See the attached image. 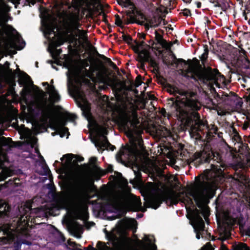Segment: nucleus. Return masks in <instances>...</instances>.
Segmentation results:
<instances>
[{
  "mask_svg": "<svg viewBox=\"0 0 250 250\" xmlns=\"http://www.w3.org/2000/svg\"><path fill=\"white\" fill-rule=\"evenodd\" d=\"M181 13H182L183 16H184L185 17H188V16L191 15L190 10L187 9V8H185L184 9H183L182 13H180V14H181Z\"/></svg>",
  "mask_w": 250,
  "mask_h": 250,
  "instance_id": "obj_49",
  "label": "nucleus"
},
{
  "mask_svg": "<svg viewBox=\"0 0 250 250\" xmlns=\"http://www.w3.org/2000/svg\"><path fill=\"white\" fill-rule=\"evenodd\" d=\"M245 99H246V101L248 103H249V104H250V93L248 95L245 96Z\"/></svg>",
  "mask_w": 250,
  "mask_h": 250,
  "instance_id": "obj_64",
  "label": "nucleus"
},
{
  "mask_svg": "<svg viewBox=\"0 0 250 250\" xmlns=\"http://www.w3.org/2000/svg\"><path fill=\"white\" fill-rule=\"evenodd\" d=\"M40 158L42 160V163H44V166L43 167V168L44 170V172L45 173V175H47L49 173L51 172L48 167L45 163V160L44 159L43 157L40 154Z\"/></svg>",
  "mask_w": 250,
  "mask_h": 250,
  "instance_id": "obj_36",
  "label": "nucleus"
},
{
  "mask_svg": "<svg viewBox=\"0 0 250 250\" xmlns=\"http://www.w3.org/2000/svg\"><path fill=\"white\" fill-rule=\"evenodd\" d=\"M104 58H105L104 61L107 63L109 66L112 67L114 69L117 70L118 69V67L117 66L116 64L113 62L110 58H108L106 57H103Z\"/></svg>",
  "mask_w": 250,
  "mask_h": 250,
  "instance_id": "obj_39",
  "label": "nucleus"
},
{
  "mask_svg": "<svg viewBox=\"0 0 250 250\" xmlns=\"http://www.w3.org/2000/svg\"><path fill=\"white\" fill-rule=\"evenodd\" d=\"M233 250H245L246 249L250 250L247 244L245 243H239L238 245L233 246Z\"/></svg>",
  "mask_w": 250,
  "mask_h": 250,
  "instance_id": "obj_32",
  "label": "nucleus"
},
{
  "mask_svg": "<svg viewBox=\"0 0 250 250\" xmlns=\"http://www.w3.org/2000/svg\"><path fill=\"white\" fill-rule=\"evenodd\" d=\"M57 19H55V23L52 22L50 25H48L47 27V30L48 32V34L50 35L51 33L55 34V32L54 30L57 28V25L56 23V21Z\"/></svg>",
  "mask_w": 250,
  "mask_h": 250,
  "instance_id": "obj_34",
  "label": "nucleus"
},
{
  "mask_svg": "<svg viewBox=\"0 0 250 250\" xmlns=\"http://www.w3.org/2000/svg\"><path fill=\"white\" fill-rule=\"evenodd\" d=\"M63 157H66L69 162H71L72 161V159L73 158H76V159L78 160V162H81L84 160V158L82 156H80L71 153L65 154L63 156Z\"/></svg>",
  "mask_w": 250,
  "mask_h": 250,
  "instance_id": "obj_28",
  "label": "nucleus"
},
{
  "mask_svg": "<svg viewBox=\"0 0 250 250\" xmlns=\"http://www.w3.org/2000/svg\"><path fill=\"white\" fill-rule=\"evenodd\" d=\"M136 60L140 62V66H138V67L141 69H143L144 70H145V62L146 61L144 60H141L140 58H138L137 57V58L136 59Z\"/></svg>",
  "mask_w": 250,
  "mask_h": 250,
  "instance_id": "obj_46",
  "label": "nucleus"
},
{
  "mask_svg": "<svg viewBox=\"0 0 250 250\" xmlns=\"http://www.w3.org/2000/svg\"><path fill=\"white\" fill-rule=\"evenodd\" d=\"M249 126V124L248 122H245L243 125L242 129L244 130H247Z\"/></svg>",
  "mask_w": 250,
  "mask_h": 250,
  "instance_id": "obj_58",
  "label": "nucleus"
},
{
  "mask_svg": "<svg viewBox=\"0 0 250 250\" xmlns=\"http://www.w3.org/2000/svg\"><path fill=\"white\" fill-rule=\"evenodd\" d=\"M115 24L121 28H124V26H123V21L121 19L119 15L118 14H116L115 16Z\"/></svg>",
  "mask_w": 250,
  "mask_h": 250,
  "instance_id": "obj_41",
  "label": "nucleus"
},
{
  "mask_svg": "<svg viewBox=\"0 0 250 250\" xmlns=\"http://www.w3.org/2000/svg\"><path fill=\"white\" fill-rule=\"evenodd\" d=\"M134 42L135 45H132V46L131 47L132 49L133 50L134 53L137 54L138 58H140V55H141L142 57H143L144 55L141 53L144 49L140 50V48H143L145 46L149 47V45L146 44L143 41L141 42H139L137 40H135L134 41Z\"/></svg>",
  "mask_w": 250,
  "mask_h": 250,
  "instance_id": "obj_17",
  "label": "nucleus"
},
{
  "mask_svg": "<svg viewBox=\"0 0 250 250\" xmlns=\"http://www.w3.org/2000/svg\"><path fill=\"white\" fill-rule=\"evenodd\" d=\"M214 7H220L221 9L224 12L230 8L229 3L227 2V0H222V1L217 3L216 5H214Z\"/></svg>",
  "mask_w": 250,
  "mask_h": 250,
  "instance_id": "obj_27",
  "label": "nucleus"
},
{
  "mask_svg": "<svg viewBox=\"0 0 250 250\" xmlns=\"http://www.w3.org/2000/svg\"><path fill=\"white\" fill-rule=\"evenodd\" d=\"M219 250H229L227 247L226 245H225L223 242L222 243L221 247Z\"/></svg>",
  "mask_w": 250,
  "mask_h": 250,
  "instance_id": "obj_56",
  "label": "nucleus"
},
{
  "mask_svg": "<svg viewBox=\"0 0 250 250\" xmlns=\"http://www.w3.org/2000/svg\"><path fill=\"white\" fill-rule=\"evenodd\" d=\"M27 1L31 3L32 5H34L36 4L37 1L42 3H43V0H27Z\"/></svg>",
  "mask_w": 250,
  "mask_h": 250,
  "instance_id": "obj_53",
  "label": "nucleus"
},
{
  "mask_svg": "<svg viewBox=\"0 0 250 250\" xmlns=\"http://www.w3.org/2000/svg\"><path fill=\"white\" fill-rule=\"evenodd\" d=\"M250 68L248 69H245L244 70H242L241 72V75L242 76V78H239L238 79L239 81H240V83H242V85L245 87L246 85L244 83H250Z\"/></svg>",
  "mask_w": 250,
  "mask_h": 250,
  "instance_id": "obj_21",
  "label": "nucleus"
},
{
  "mask_svg": "<svg viewBox=\"0 0 250 250\" xmlns=\"http://www.w3.org/2000/svg\"><path fill=\"white\" fill-rule=\"evenodd\" d=\"M132 14H134L133 10L129 11L127 13L126 16L127 17H126L125 20H124L125 24H128L134 22L135 18L132 16Z\"/></svg>",
  "mask_w": 250,
  "mask_h": 250,
  "instance_id": "obj_29",
  "label": "nucleus"
},
{
  "mask_svg": "<svg viewBox=\"0 0 250 250\" xmlns=\"http://www.w3.org/2000/svg\"><path fill=\"white\" fill-rule=\"evenodd\" d=\"M233 138L238 143L241 142L242 141V139L239 134L234 135L233 136Z\"/></svg>",
  "mask_w": 250,
  "mask_h": 250,
  "instance_id": "obj_50",
  "label": "nucleus"
},
{
  "mask_svg": "<svg viewBox=\"0 0 250 250\" xmlns=\"http://www.w3.org/2000/svg\"><path fill=\"white\" fill-rule=\"evenodd\" d=\"M143 140L138 141V143L133 142L131 145L123 146L116 155L118 161L122 160V157L124 156L130 163H137L140 156V151L138 146L141 147L143 146Z\"/></svg>",
  "mask_w": 250,
  "mask_h": 250,
  "instance_id": "obj_6",
  "label": "nucleus"
},
{
  "mask_svg": "<svg viewBox=\"0 0 250 250\" xmlns=\"http://www.w3.org/2000/svg\"><path fill=\"white\" fill-rule=\"evenodd\" d=\"M200 213V210L196 208L194 217V225L193 227L196 233V237L198 239H199L201 236L202 238L205 237V235L208 233L207 230L205 229V222Z\"/></svg>",
  "mask_w": 250,
  "mask_h": 250,
  "instance_id": "obj_10",
  "label": "nucleus"
},
{
  "mask_svg": "<svg viewBox=\"0 0 250 250\" xmlns=\"http://www.w3.org/2000/svg\"><path fill=\"white\" fill-rule=\"evenodd\" d=\"M81 228V226L78 222H76L75 224L71 227V229L76 233L78 232L79 229Z\"/></svg>",
  "mask_w": 250,
  "mask_h": 250,
  "instance_id": "obj_43",
  "label": "nucleus"
},
{
  "mask_svg": "<svg viewBox=\"0 0 250 250\" xmlns=\"http://www.w3.org/2000/svg\"><path fill=\"white\" fill-rule=\"evenodd\" d=\"M72 179L78 186L79 190L72 195L71 204L74 210L79 212L82 210L83 205L81 190L85 188L86 182L83 177L76 174H72Z\"/></svg>",
  "mask_w": 250,
  "mask_h": 250,
  "instance_id": "obj_7",
  "label": "nucleus"
},
{
  "mask_svg": "<svg viewBox=\"0 0 250 250\" xmlns=\"http://www.w3.org/2000/svg\"><path fill=\"white\" fill-rule=\"evenodd\" d=\"M97 129L100 136L103 138L102 141H100L98 143L95 144V146L98 148V150L99 151L100 149H101L102 152L104 149L111 151H113L115 149L116 147L109 143L107 137L105 136V135H107L108 133L107 128L103 125H99Z\"/></svg>",
  "mask_w": 250,
  "mask_h": 250,
  "instance_id": "obj_11",
  "label": "nucleus"
},
{
  "mask_svg": "<svg viewBox=\"0 0 250 250\" xmlns=\"http://www.w3.org/2000/svg\"><path fill=\"white\" fill-rule=\"evenodd\" d=\"M136 86L138 87L142 83V77L141 75H138L135 79Z\"/></svg>",
  "mask_w": 250,
  "mask_h": 250,
  "instance_id": "obj_48",
  "label": "nucleus"
},
{
  "mask_svg": "<svg viewBox=\"0 0 250 250\" xmlns=\"http://www.w3.org/2000/svg\"><path fill=\"white\" fill-rule=\"evenodd\" d=\"M76 116L75 115L70 114L68 116V120L73 121L75 120Z\"/></svg>",
  "mask_w": 250,
  "mask_h": 250,
  "instance_id": "obj_57",
  "label": "nucleus"
},
{
  "mask_svg": "<svg viewBox=\"0 0 250 250\" xmlns=\"http://www.w3.org/2000/svg\"><path fill=\"white\" fill-rule=\"evenodd\" d=\"M104 58H105L104 61L107 63L109 66L112 67L114 69L117 70L118 69V67L117 66L116 64L113 62L110 58H108L106 57H103Z\"/></svg>",
  "mask_w": 250,
  "mask_h": 250,
  "instance_id": "obj_38",
  "label": "nucleus"
},
{
  "mask_svg": "<svg viewBox=\"0 0 250 250\" xmlns=\"http://www.w3.org/2000/svg\"><path fill=\"white\" fill-rule=\"evenodd\" d=\"M141 54L144 55L143 57H142L141 55H140V58L141 60H144L146 62H148L151 67H153L156 71H158L159 63L155 59L151 56L148 50L146 49H143Z\"/></svg>",
  "mask_w": 250,
  "mask_h": 250,
  "instance_id": "obj_14",
  "label": "nucleus"
},
{
  "mask_svg": "<svg viewBox=\"0 0 250 250\" xmlns=\"http://www.w3.org/2000/svg\"><path fill=\"white\" fill-rule=\"evenodd\" d=\"M11 141H12V139L11 138H6L5 137H2L0 139V143L1 146H7L9 145Z\"/></svg>",
  "mask_w": 250,
  "mask_h": 250,
  "instance_id": "obj_33",
  "label": "nucleus"
},
{
  "mask_svg": "<svg viewBox=\"0 0 250 250\" xmlns=\"http://www.w3.org/2000/svg\"><path fill=\"white\" fill-rule=\"evenodd\" d=\"M40 110L41 111L42 115L47 121L49 120L50 127L53 130H56L57 126L61 125L62 127L63 133L60 134L61 137H63L66 132L68 131L67 127H64L66 124V121L63 118H58L53 116V111L52 106L47 104L46 101L42 102L40 105Z\"/></svg>",
  "mask_w": 250,
  "mask_h": 250,
  "instance_id": "obj_5",
  "label": "nucleus"
},
{
  "mask_svg": "<svg viewBox=\"0 0 250 250\" xmlns=\"http://www.w3.org/2000/svg\"><path fill=\"white\" fill-rule=\"evenodd\" d=\"M167 87L170 88L169 89H167L168 92L171 94H173L174 93V91L175 90L174 88L170 84H167Z\"/></svg>",
  "mask_w": 250,
  "mask_h": 250,
  "instance_id": "obj_54",
  "label": "nucleus"
},
{
  "mask_svg": "<svg viewBox=\"0 0 250 250\" xmlns=\"http://www.w3.org/2000/svg\"><path fill=\"white\" fill-rule=\"evenodd\" d=\"M159 192L155 193L151 196L146 201L148 207L154 209H157L163 202L169 200L172 205H176L178 203V198L174 195L163 191L158 188Z\"/></svg>",
  "mask_w": 250,
  "mask_h": 250,
  "instance_id": "obj_8",
  "label": "nucleus"
},
{
  "mask_svg": "<svg viewBox=\"0 0 250 250\" xmlns=\"http://www.w3.org/2000/svg\"><path fill=\"white\" fill-rule=\"evenodd\" d=\"M67 19L63 20L64 26L69 29H77L78 32H81L78 28L81 27L79 16L75 14L71 13L67 15Z\"/></svg>",
  "mask_w": 250,
  "mask_h": 250,
  "instance_id": "obj_13",
  "label": "nucleus"
},
{
  "mask_svg": "<svg viewBox=\"0 0 250 250\" xmlns=\"http://www.w3.org/2000/svg\"><path fill=\"white\" fill-rule=\"evenodd\" d=\"M97 161V158L95 157H92L89 159V163L92 165L93 169L101 173L103 175L105 174V173H104L103 170L100 167L96 165Z\"/></svg>",
  "mask_w": 250,
  "mask_h": 250,
  "instance_id": "obj_26",
  "label": "nucleus"
},
{
  "mask_svg": "<svg viewBox=\"0 0 250 250\" xmlns=\"http://www.w3.org/2000/svg\"><path fill=\"white\" fill-rule=\"evenodd\" d=\"M96 247L98 250H106L107 248V246L105 243L101 241H98L97 242Z\"/></svg>",
  "mask_w": 250,
  "mask_h": 250,
  "instance_id": "obj_40",
  "label": "nucleus"
},
{
  "mask_svg": "<svg viewBox=\"0 0 250 250\" xmlns=\"http://www.w3.org/2000/svg\"><path fill=\"white\" fill-rule=\"evenodd\" d=\"M245 234L247 236H250V226L245 230Z\"/></svg>",
  "mask_w": 250,
  "mask_h": 250,
  "instance_id": "obj_61",
  "label": "nucleus"
},
{
  "mask_svg": "<svg viewBox=\"0 0 250 250\" xmlns=\"http://www.w3.org/2000/svg\"><path fill=\"white\" fill-rule=\"evenodd\" d=\"M68 246H67V249L68 250H83L81 249H79L78 247H81L80 244L76 243L75 242L71 241L70 240L67 241ZM85 250H97L92 246L89 245L87 247L84 248Z\"/></svg>",
  "mask_w": 250,
  "mask_h": 250,
  "instance_id": "obj_19",
  "label": "nucleus"
},
{
  "mask_svg": "<svg viewBox=\"0 0 250 250\" xmlns=\"http://www.w3.org/2000/svg\"><path fill=\"white\" fill-rule=\"evenodd\" d=\"M208 1L210 3H214V5L217 4V3H219L221 1H222V0H208Z\"/></svg>",
  "mask_w": 250,
  "mask_h": 250,
  "instance_id": "obj_60",
  "label": "nucleus"
},
{
  "mask_svg": "<svg viewBox=\"0 0 250 250\" xmlns=\"http://www.w3.org/2000/svg\"><path fill=\"white\" fill-rule=\"evenodd\" d=\"M139 123L136 111H125L120 119V126L125 131H131V127H135Z\"/></svg>",
  "mask_w": 250,
  "mask_h": 250,
  "instance_id": "obj_9",
  "label": "nucleus"
},
{
  "mask_svg": "<svg viewBox=\"0 0 250 250\" xmlns=\"http://www.w3.org/2000/svg\"><path fill=\"white\" fill-rule=\"evenodd\" d=\"M92 50H93V53L96 55L97 56H98V57H99L100 58L104 60H104L105 59V58H104L103 57H105L104 55H102V54H100L99 53V52H98V51L97 50V49L94 46H92Z\"/></svg>",
  "mask_w": 250,
  "mask_h": 250,
  "instance_id": "obj_45",
  "label": "nucleus"
},
{
  "mask_svg": "<svg viewBox=\"0 0 250 250\" xmlns=\"http://www.w3.org/2000/svg\"><path fill=\"white\" fill-rule=\"evenodd\" d=\"M240 49L236 48L235 52L236 58V64L239 68L242 69L250 68V60L248 57L247 51L240 46H239Z\"/></svg>",
  "mask_w": 250,
  "mask_h": 250,
  "instance_id": "obj_12",
  "label": "nucleus"
},
{
  "mask_svg": "<svg viewBox=\"0 0 250 250\" xmlns=\"http://www.w3.org/2000/svg\"><path fill=\"white\" fill-rule=\"evenodd\" d=\"M100 15L103 16V21H104L105 23L108 22V20L107 19V16L104 12H101L100 13Z\"/></svg>",
  "mask_w": 250,
  "mask_h": 250,
  "instance_id": "obj_52",
  "label": "nucleus"
},
{
  "mask_svg": "<svg viewBox=\"0 0 250 250\" xmlns=\"http://www.w3.org/2000/svg\"><path fill=\"white\" fill-rule=\"evenodd\" d=\"M173 58L175 60V61L173 62H170L169 61L166 62L164 61L163 62L165 64L167 65V66L168 65H172L174 63L175 64H181L182 65L183 64L184 66L187 65L188 64V62H191L190 60H188V61H185L183 59H177L175 55H173ZM183 67V66H182Z\"/></svg>",
  "mask_w": 250,
  "mask_h": 250,
  "instance_id": "obj_24",
  "label": "nucleus"
},
{
  "mask_svg": "<svg viewBox=\"0 0 250 250\" xmlns=\"http://www.w3.org/2000/svg\"><path fill=\"white\" fill-rule=\"evenodd\" d=\"M11 206L3 200H0V219L8 218L11 211Z\"/></svg>",
  "mask_w": 250,
  "mask_h": 250,
  "instance_id": "obj_15",
  "label": "nucleus"
},
{
  "mask_svg": "<svg viewBox=\"0 0 250 250\" xmlns=\"http://www.w3.org/2000/svg\"><path fill=\"white\" fill-rule=\"evenodd\" d=\"M230 100L233 101L232 104L235 108L239 109L242 107L243 104L242 99L239 97L237 94H234L231 97Z\"/></svg>",
  "mask_w": 250,
  "mask_h": 250,
  "instance_id": "obj_23",
  "label": "nucleus"
},
{
  "mask_svg": "<svg viewBox=\"0 0 250 250\" xmlns=\"http://www.w3.org/2000/svg\"><path fill=\"white\" fill-rule=\"evenodd\" d=\"M123 34L122 38L124 42H125L128 45L131 46V47L132 46V41L133 39L130 35H125L123 31L121 32Z\"/></svg>",
  "mask_w": 250,
  "mask_h": 250,
  "instance_id": "obj_30",
  "label": "nucleus"
},
{
  "mask_svg": "<svg viewBox=\"0 0 250 250\" xmlns=\"http://www.w3.org/2000/svg\"><path fill=\"white\" fill-rule=\"evenodd\" d=\"M134 205V207L135 208V211H138V210H141L142 211L145 212L146 210V209H142V203L141 202L140 198L139 199V200H137L135 201Z\"/></svg>",
  "mask_w": 250,
  "mask_h": 250,
  "instance_id": "obj_35",
  "label": "nucleus"
},
{
  "mask_svg": "<svg viewBox=\"0 0 250 250\" xmlns=\"http://www.w3.org/2000/svg\"><path fill=\"white\" fill-rule=\"evenodd\" d=\"M49 90V93L52 94V93H55L57 92L56 89H55V86L53 85H49V87L48 88Z\"/></svg>",
  "mask_w": 250,
  "mask_h": 250,
  "instance_id": "obj_51",
  "label": "nucleus"
},
{
  "mask_svg": "<svg viewBox=\"0 0 250 250\" xmlns=\"http://www.w3.org/2000/svg\"><path fill=\"white\" fill-rule=\"evenodd\" d=\"M21 240H20V239H17V240L14 242L13 244V250H21Z\"/></svg>",
  "mask_w": 250,
  "mask_h": 250,
  "instance_id": "obj_37",
  "label": "nucleus"
},
{
  "mask_svg": "<svg viewBox=\"0 0 250 250\" xmlns=\"http://www.w3.org/2000/svg\"><path fill=\"white\" fill-rule=\"evenodd\" d=\"M204 52L202 54L201 56L200 57V59L202 62H205L207 60L209 52L208 46L207 45H204Z\"/></svg>",
  "mask_w": 250,
  "mask_h": 250,
  "instance_id": "obj_31",
  "label": "nucleus"
},
{
  "mask_svg": "<svg viewBox=\"0 0 250 250\" xmlns=\"http://www.w3.org/2000/svg\"><path fill=\"white\" fill-rule=\"evenodd\" d=\"M135 178L138 182L142 181V173L140 170L134 171Z\"/></svg>",
  "mask_w": 250,
  "mask_h": 250,
  "instance_id": "obj_44",
  "label": "nucleus"
},
{
  "mask_svg": "<svg viewBox=\"0 0 250 250\" xmlns=\"http://www.w3.org/2000/svg\"><path fill=\"white\" fill-rule=\"evenodd\" d=\"M162 20L163 18L161 16H153L149 20V23L146 25V28H148L149 26H150L151 27H158L162 21Z\"/></svg>",
  "mask_w": 250,
  "mask_h": 250,
  "instance_id": "obj_20",
  "label": "nucleus"
},
{
  "mask_svg": "<svg viewBox=\"0 0 250 250\" xmlns=\"http://www.w3.org/2000/svg\"><path fill=\"white\" fill-rule=\"evenodd\" d=\"M3 234L5 235L9 241H13L15 238V234L13 232V230L10 227L4 228L2 229Z\"/></svg>",
  "mask_w": 250,
  "mask_h": 250,
  "instance_id": "obj_22",
  "label": "nucleus"
},
{
  "mask_svg": "<svg viewBox=\"0 0 250 250\" xmlns=\"http://www.w3.org/2000/svg\"><path fill=\"white\" fill-rule=\"evenodd\" d=\"M17 70L19 72L18 75L19 77L18 83L21 86L27 84L30 81L33 83L30 77L27 73L21 71L19 68H17Z\"/></svg>",
  "mask_w": 250,
  "mask_h": 250,
  "instance_id": "obj_16",
  "label": "nucleus"
},
{
  "mask_svg": "<svg viewBox=\"0 0 250 250\" xmlns=\"http://www.w3.org/2000/svg\"><path fill=\"white\" fill-rule=\"evenodd\" d=\"M106 170L108 172L112 173L113 171V167L111 165L107 167Z\"/></svg>",
  "mask_w": 250,
  "mask_h": 250,
  "instance_id": "obj_63",
  "label": "nucleus"
},
{
  "mask_svg": "<svg viewBox=\"0 0 250 250\" xmlns=\"http://www.w3.org/2000/svg\"><path fill=\"white\" fill-rule=\"evenodd\" d=\"M229 238V236L227 234L224 235L223 236L220 237L219 239L222 242L228 239Z\"/></svg>",
  "mask_w": 250,
  "mask_h": 250,
  "instance_id": "obj_59",
  "label": "nucleus"
},
{
  "mask_svg": "<svg viewBox=\"0 0 250 250\" xmlns=\"http://www.w3.org/2000/svg\"><path fill=\"white\" fill-rule=\"evenodd\" d=\"M239 144H240L241 146L240 147L243 149H245L246 151H249L250 150V148L248 146V144L245 143H243V140L241 142H240Z\"/></svg>",
  "mask_w": 250,
  "mask_h": 250,
  "instance_id": "obj_47",
  "label": "nucleus"
},
{
  "mask_svg": "<svg viewBox=\"0 0 250 250\" xmlns=\"http://www.w3.org/2000/svg\"><path fill=\"white\" fill-rule=\"evenodd\" d=\"M187 71L188 73L191 74V79L196 81L199 80L203 83L215 81L219 78H224L217 68H212L209 66L204 67L203 70H197L190 64Z\"/></svg>",
  "mask_w": 250,
  "mask_h": 250,
  "instance_id": "obj_4",
  "label": "nucleus"
},
{
  "mask_svg": "<svg viewBox=\"0 0 250 250\" xmlns=\"http://www.w3.org/2000/svg\"><path fill=\"white\" fill-rule=\"evenodd\" d=\"M245 7L246 10L247 11V12H250V0H248L247 1V3Z\"/></svg>",
  "mask_w": 250,
  "mask_h": 250,
  "instance_id": "obj_55",
  "label": "nucleus"
},
{
  "mask_svg": "<svg viewBox=\"0 0 250 250\" xmlns=\"http://www.w3.org/2000/svg\"><path fill=\"white\" fill-rule=\"evenodd\" d=\"M51 97L54 103H58L60 101L61 97L58 92L51 94Z\"/></svg>",
  "mask_w": 250,
  "mask_h": 250,
  "instance_id": "obj_42",
  "label": "nucleus"
},
{
  "mask_svg": "<svg viewBox=\"0 0 250 250\" xmlns=\"http://www.w3.org/2000/svg\"><path fill=\"white\" fill-rule=\"evenodd\" d=\"M199 141L202 143L201 145L203 149L195 152L189 159L188 164L190 167L193 166L197 167L204 163H209L211 159L217 160L220 157L218 152L212 150L210 145L208 142L206 143L205 140L200 139Z\"/></svg>",
  "mask_w": 250,
  "mask_h": 250,
  "instance_id": "obj_3",
  "label": "nucleus"
},
{
  "mask_svg": "<svg viewBox=\"0 0 250 250\" xmlns=\"http://www.w3.org/2000/svg\"><path fill=\"white\" fill-rule=\"evenodd\" d=\"M155 40L157 41V42H155L153 41H150L149 42V43H150L152 45H157L159 44L161 45L162 47L166 48L167 46V41L164 40L162 35L159 33L157 31H155Z\"/></svg>",
  "mask_w": 250,
  "mask_h": 250,
  "instance_id": "obj_18",
  "label": "nucleus"
},
{
  "mask_svg": "<svg viewBox=\"0 0 250 250\" xmlns=\"http://www.w3.org/2000/svg\"><path fill=\"white\" fill-rule=\"evenodd\" d=\"M173 101V105L177 115L182 122L189 127L199 126L202 124L199 113L197 112L201 106L196 100L191 98H184L180 100Z\"/></svg>",
  "mask_w": 250,
  "mask_h": 250,
  "instance_id": "obj_1",
  "label": "nucleus"
},
{
  "mask_svg": "<svg viewBox=\"0 0 250 250\" xmlns=\"http://www.w3.org/2000/svg\"><path fill=\"white\" fill-rule=\"evenodd\" d=\"M212 174L211 169H206L202 173L195 177L193 190L188 193L193 197L198 208L201 207L203 201L212 198L214 196Z\"/></svg>",
  "mask_w": 250,
  "mask_h": 250,
  "instance_id": "obj_2",
  "label": "nucleus"
},
{
  "mask_svg": "<svg viewBox=\"0 0 250 250\" xmlns=\"http://www.w3.org/2000/svg\"><path fill=\"white\" fill-rule=\"evenodd\" d=\"M5 64L7 67V70L6 72L7 76L12 81L15 82L17 77V73L15 70L13 71L11 68H9L10 63L6 61Z\"/></svg>",
  "mask_w": 250,
  "mask_h": 250,
  "instance_id": "obj_25",
  "label": "nucleus"
},
{
  "mask_svg": "<svg viewBox=\"0 0 250 250\" xmlns=\"http://www.w3.org/2000/svg\"><path fill=\"white\" fill-rule=\"evenodd\" d=\"M20 240H21L22 241V244H26L27 245H30L31 244V243L26 240H24V239H20Z\"/></svg>",
  "mask_w": 250,
  "mask_h": 250,
  "instance_id": "obj_62",
  "label": "nucleus"
}]
</instances>
